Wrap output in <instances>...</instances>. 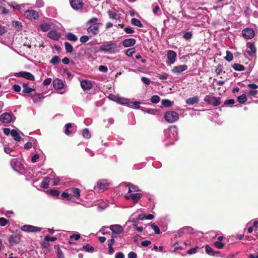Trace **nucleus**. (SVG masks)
<instances>
[{
    "label": "nucleus",
    "instance_id": "1",
    "mask_svg": "<svg viewBox=\"0 0 258 258\" xmlns=\"http://www.w3.org/2000/svg\"><path fill=\"white\" fill-rule=\"evenodd\" d=\"M177 127L175 125H172L164 131V140L166 145H171L174 143L178 138Z\"/></svg>",
    "mask_w": 258,
    "mask_h": 258
},
{
    "label": "nucleus",
    "instance_id": "2",
    "mask_svg": "<svg viewBox=\"0 0 258 258\" xmlns=\"http://www.w3.org/2000/svg\"><path fill=\"white\" fill-rule=\"evenodd\" d=\"M119 46L115 41H110L106 44L100 45L99 47V51L113 54L119 51Z\"/></svg>",
    "mask_w": 258,
    "mask_h": 258
},
{
    "label": "nucleus",
    "instance_id": "3",
    "mask_svg": "<svg viewBox=\"0 0 258 258\" xmlns=\"http://www.w3.org/2000/svg\"><path fill=\"white\" fill-rule=\"evenodd\" d=\"M164 117L167 122L173 123L178 119L179 115L176 111H169L164 114Z\"/></svg>",
    "mask_w": 258,
    "mask_h": 258
},
{
    "label": "nucleus",
    "instance_id": "4",
    "mask_svg": "<svg viewBox=\"0 0 258 258\" xmlns=\"http://www.w3.org/2000/svg\"><path fill=\"white\" fill-rule=\"evenodd\" d=\"M204 101L207 104H211L213 106H217L221 104L220 98L216 97L210 95H206L204 99Z\"/></svg>",
    "mask_w": 258,
    "mask_h": 258
},
{
    "label": "nucleus",
    "instance_id": "5",
    "mask_svg": "<svg viewBox=\"0 0 258 258\" xmlns=\"http://www.w3.org/2000/svg\"><path fill=\"white\" fill-rule=\"evenodd\" d=\"M142 197V194L139 192L127 193L124 196V198L126 200L132 201L134 204H137Z\"/></svg>",
    "mask_w": 258,
    "mask_h": 258
},
{
    "label": "nucleus",
    "instance_id": "6",
    "mask_svg": "<svg viewBox=\"0 0 258 258\" xmlns=\"http://www.w3.org/2000/svg\"><path fill=\"white\" fill-rule=\"evenodd\" d=\"M25 16L29 20H36L39 17L38 13L34 10H27L24 12Z\"/></svg>",
    "mask_w": 258,
    "mask_h": 258
},
{
    "label": "nucleus",
    "instance_id": "7",
    "mask_svg": "<svg viewBox=\"0 0 258 258\" xmlns=\"http://www.w3.org/2000/svg\"><path fill=\"white\" fill-rule=\"evenodd\" d=\"M101 23H97V24H91L88 28L87 29V31L88 33L91 34L92 35L95 36L97 35L99 32V27L102 26Z\"/></svg>",
    "mask_w": 258,
    "mask_h": 258
},
{
    "label": "nucleus",
    "instance_id": "8",
    "mask_svg": "<svg viewBox=\"0 0 258 258\" xmlns=\"http://www.w3.org/2000/svg\"><path fill=\"white\" fill-rule=\"evenodd\" d=\"M11 165L13 169L17 172H19V171L23 168V165L21 163V161L17 158L11 160Z\"/></svg>",
    "mask_w": 258,
    "mask_h": 258
},
{
    "label": "nucleus",
    "instance_id": "9",
    "mask_svg": "<svg viewBox=\"0 0 258 258\" xmlns=\"http://www.w3.org/2000/svg\"><path fill=\"white\" fill-rule=\"evenodd\" d=\"M21 229L27 232H40L42 229L31 225H24L21 227Z\"/></svg>",
    "mask_w": 258,
    "mask_h": 258
},
{
    "label": "nucleus",
    "instance_id": "10",
    "mask_svg": "<svg viewBox=\"0 0 258 258\" xmlns=\"http://www.w3.org/2000/svg\"><path fill=\"white\" fill-rule=\"evenodd\" d=\"M242 34L244 38L247 39H250L254 36V31L251 28H245L242 31Z\"/></svg>",
    "mask_w": 258,
    "mask_h": 258
},
{
    "label": "nucleus",
    "instance_id": "11",
    "mask_svg": "<svg viewBox=\"0 0 258 258\" xmlns=\"http://www.w3.org/2000/svg\"><path fill=\"white\" fill-rule=\"evenodd\" d=\"M14 76L17 77H23L31 81H33L35 79L34 75L27 72H20L16 73L15 74Z\"/></svg>",
    "mask_w": 258,
    "mask_h": 258
},
{
    "label": "nucleus",
    "instance_id": "12",
    "mask_svg": "<svg viewBox=\"0 0 258 258\" xmlns=\"http://www.w3.org/2000/svg\"><path fill=\"white\" fill-rule=\"evenodd\" d=\"M21 235L19 234H15L11 235L9 238V242L11 245H14L20 242Z\"/></svg>",
    "mask_w": 258,
    "mask_h": 258
},
{
    "label": "nucleus",
    "instance_id": "13",
    "mask_svg": "<svg viewBox=\"0 0 258 258\" xmlns=\"http://www.w3.org/2000/svg\"><path fill=\"white\" fill-rule=\"evenodd\" d=\"M70 3L72 8L76 10L82 9L84 4L82 0H70Z\"/></svg>",
    "mask_w": 258,
    "mask_h": 258
},
{
    "label": "nucleus",
    "instance_id": "14",
    "mask_svg": "<svg viewBox=\"0 0 258 258\" xmlns=\"http://www.w3.org/2000/svg\"><path fill=\"white\" fill-rule=\"evenodd\" d=\"M12 120V116L10 113H4L0 116V121L3 123H10Z\"/></svg>",
    "mask_w": 258,
    "mask_h": 258
},
{
    "label": "nucleus",
    "instance_id": "15",
    "mask_svg": "<svg viewBox=\"0 0 258 258\" xmlns=\"http://www.w3.org/2000/svg\"><path fill=\"white\" fill-rule=\"evenodd\" d=\"M187 69V66L185 64L179 65L174 67L171 72L174 74H180Z\"/></svg>",
    "mask_w": 258,
    "mask_h": 258
},
{
    "label": "nucleus",
    "instance_id": "16",
    "mask_svg": "<svg viewBox=\"0 0 258 258\" xmlns=\"http://www.w3.org/2000/svg\"><path fill=\"white\" fill-rule=\"evenodd\" d=\"M109 229L112 231V232L117 233L118 234H120L123 230V227L118 224L115 225H111L109 226Z\"/></svg>",
    "mask_w": 258,
    "mask_h": 258
},
{
    "label": "nucleus",
    "instance_id": "17",
    "mask_svg": "<svg viewBox=\"0 0 258 258\" xmlns=\"http://www.w3.org/2000/svg\"><path fill=\"white\" fill-rule=\"evenodd\" d=\"M108 185L109 184L107 180L102 179L98 182L97 186L94 187V190H96L97 188L104 190L107 188Z\"/></svg>",
    "mask_w": 258,
    "mask_h": 258
},
{
    "label": "nucleus",
    "instance_id": "18",
    "mask_svg": "<svg viewBox=\"0 0 258 258\" xmlns=\"http://www.w3.org/2000/svg\"><path fill=\"white\" fill-rule=\"evenodd\" d=\"M248 86L249 88L248 94L252 97H255L257 93L256 89L258 88V86L255 84H249Z\"/></svg>",
    "mask_w": 258,
    "mask_h": 258
},
{
    "label": "nucleus",
    "instance_id": "19",
    "mask_svg": "<svg viewBox=\"0 0 258 258\" xmlns=\"http://www.w3.org/2000/svg\"><path fill=\"white\" fill-rule=\"evenodd\" d=\"M53 85L55 90H59L64 86V83L62 80L55 79L53 81Z\"/></svg>",
    "mask_w": 258,
    "mask_h": 258
},
{
    "label": "nucleus",
    "instance_id": "20",
    "mask_svg": "<svg viewBox=\"0 0 258 258\" xmlns=\"http://www.w3.org/2000/svg\"><path fill=\"white\" fill-rule=\"evenodd\" d=\"M176 53L173 50H169L167 52V58L168 60V63L170 64H173L174 63L175 60V57H176Z\"/></svg>",
    "mask_w": 258,
    "mask_h": 258
},
{
    "label": "nucleus",
    "instance_id": "21",
    "mask_svg": "<svg viewBox=\"0 0 258 258\" xmlns=\"http://www.w3.org/2000/svg\"><path fill=\"white\" fill-rule=\"evenodd\" d=\"M48 36L50 38L54 40H58L60 37V34L59 32H57L56 31L51 30L48 33Z\"/></svg>",
    "mask_w": 258,
    "mask_h": 258
},
{
    "label": "nucleus",
    "instance_id": "22",
    "mask_svg": "<svg viewBox=\"0 0 258 258\" xmlns=\"http://www.w3.org/2000/svg\"><path fill=\"white\" fill-rule=\"evenodd\" d=\"M81 86L83 90H89L92 87V84L90 81L83 80L81 81Z\"/></svg>",
    "mask_w": 258,
    "mask_h": 258
},
{
    "label": "nucleus",
    "instance_id": "23",
    "mask_svg": "<svg viewBox=\"0 0 258 258\" xmlns=\"http://www.w3.org/2000/svg\"><path fill=\"white\" fill-rule=\"evenodd\" d=\"M136 42V39L134 38H127L124 39L122 41V45L125 47H128L134 46Z\"/></svg>",
    "mask_w": 258,
    "mask_h": 258
},
{
    "label": "nucleus",
    "instance_id": "24",
    "mask_svg": "<svg viewBox=\"0 0 258 258\" xmlns=\"http://www.w3.org/2000/svg\"><path fill=\"white\" fill-rule=\"evenodd\" d=\"M22 86L23 89L22 91V93H21V95L23 96H26L27 95H26L25 94L30 93L31 92L34 90L32 88L29 87L27 83H23Z\"/></svg>",
    "mask_w": 258,
    "mask_h": 258
},
{
    "label": "nucleus",
    "instance_id": "25",
    "mask_svg": "<svg viewBox=\"0 0 258 258\" xmlns=\"http://www.w3.org/2000/svg\"><path fill=\"white\" fill-rule=\"evenodd\" d=\"M247 45L248 48V50L247 51V53L249 55H252L253 54H254L256 52V49L254 43L249 42L247 44Z\"/></svg>",
    "mask_w": 258,
    "mask_h": 258
},
{
    "label": "nucleus",
    "instance_id": "26",
    "mask_svg": "<svg viewBox=\"0 0 258 258\" xmlns=\"http://www.w3.org/2000/svg\"><path fill=\"white\" fill-rule=\"evenodd\" d=\"M30 96L34 102H36L39 100H41L44 98V96L40 93H31Z\"/></svg>",
    "mask_w": 258,
    "mask_h": 258
},
{
    "label": "nucleus",
    "instance_id": "27",
    "mask_svg": "<svg viewBox=\"0 0 258 258\" xmlns=\"http://www.w3.org/2000/svg\"><path fill=\"white\" fill-rule=\"evenodd\" d=\"M128 187V193L138 192L141 191L140 188L136 185L131 183H128L126 186Z\"/></svg>",
    "mask_w": 258,
    "mask_h": 258
},
{
    "label": "nucleus",
    "instance_id": "28",
    "mask_svg": "<svg viewBox=\"0 0 258 258\" xmlns=\"http://www.w3.org/2000/svg\"><path fill=\"white\" fill-rule=\"evenodd\" d=\"M199 101V98L196 96L190 97L186 100V103L189 105H192Z\"/></svg>",
    "mask_w": 258,
    "mask_h": 258
},
{
    "label": "nucleus",
    "instance_id": "29",
    "mask_svg": "<svg viewBox=\"0 0 258 258\" xmlns=\"http://www.w3.org/2000/svg\"><path fill=\"white\" fill-rule=\"evenodd\" d=\"M52 25V23H42L40 25V29L43 32H46L50 30Z\"/></svg>",
    "mask_w": 258,
    "mask_h": 258
},
{
    "label": "nucleus",
    "instance_id": "30",
    "mask_svg": "<svg viewBox=\"0 0 258 258\" xmlns=\"http://www.w3.org/2000/svg\"><path fill=\"white\" fill-rule=\"evenodd\" d=\"M28 5H29V4H23L21 5H19L17 3L14 2H11L10 4V6H11L14 9H17L18 10H21L22 9L25 8V6Z\"/></svg>",
    "mask_w": 258,
    "mask_h": 258
},
{
    "label": "nucleus",
    "instance_id": "31",
    "mask_svg": "<svg viewBox=\"0 0 258 258\" xmlns=\"http://www.w3.org/2000/svg\"><path fill=\"white\" fill-rule=\"evenodd\" d=\"M131 100L129 99L119 97L117 98L116 102L120 104L126 105L128 107Z\"/></svg>",
    "mask_w": 258,
    "mask_h": 258
},
{
    "label": "nucleus",
    "instance_id": "32",
    "mask_svg": "<svg viewBox=\"0 0 258 258\" xmlns=\"http://www.w3.org/2000/svg\"><path fill=\"white\" fill-rule=\"evenodd\" d=\"M70 191L73 194V196L79 199L80 197V190L78 188H69Z\"/></svg>",
    "mask_w": 258,
    "mask_h": 258
},
{
    "label": "nucleus",
    "instance_id": "33",
    "mask_svg": "<svg viewBox=\"0 0 258 258\" xmlns=\"http://www.w3.org/2000/svg\"><path fill=\"white\" fill-rule=\"evenodd\" d=\"M11 135L14 138V139L16 141L20 142L22 139V138L19 135L18 132L16 130H12V133Z\"/></svg>",
    "mask_w": 258,
    "mask_h": 258
},
{
    "label": "nucleus",
    "instance_id": "34",
    "mask_svg": "<svg viewBox=\"0 0 258 258\" xmlns=\"http://www.w3.org/2000/svg\"><path fill=\"white\" fill-rule=\"evenodd\" d=\"M50 181V178L49 177H45L41 182V187L43 188H46Z\"/></svg>",
    "mask_w": 258,
    "mask_h": 258
},
{
    "label": "nucleus",
    "instance_id": "35",
    "mask_svg": "<svg viewBox=\"0 0 258 258\" xmlns=\"http://www.w3.org/2000/svg\"><path fill=\"white\" fill-rule=\"evenodd\" d=\"M70 191L69 189H67L65 191H64L61 195V199H66V200H69V201H72L71 198L70 197Z\"/></svg>",
    "mask_w": 258,
    "mask_h": 258
},
{
    "label": "nucleus",
    "instance_id": "36",
    "mask_svg": "<svg viewBox=\"0 0 258 258\" xmlns=\"http://www.w3.org/2000/svg\"><path fill=\"white\" fill-rule=\"evenodd\" d=\"M80 238V235L79 234H74L71 235L70 237L69 242L71 244L75 243V241L78 240Z\"/></svg>",
    "mask_w": 258,
    "mask_h": 258
},
{
    "label": "nucleus",
    "instance_id": "37",
    "mask_svg": "<svg viewBox=\"0 0 258 258\" xmlns=\"http://www.w3.org/2000/svg\"><path fill=\"white\" fill-rule=\"evenodd\" d=\"M140 102L139 101H130L128 107L138 109L140 108Z\"/></svg>",
    "mask_w": 258,
    "mask_h": 258
},
{
    "label": "nucleus",
    "instance_id": "38",
    "mask_svg": "<svg viewBox=\"0 0 258 258\" xmlns=\"http://www.w3.org/2000/svg\"><path fill=\"white\" fill-rule=\"evenodd\" d=\"M45 2L43 0H36L35 4L32 6L33 8H41L44 6Z\"/></svg>",
    "mask_w": 258,
    "mask_h": 258
},
{
    "label": "nucleus",
    "instance_id": "39",
    "mask_svg": "<svg viewBox=\"0 0 258 258\" xmlns=\"http://www.w3.org/2000/svg\"><path fill=\"white\" fill-rule=\"evenodd\" d=\"M163 106L167 107H171L173 105V102L168 99H163L161 101Z\"/></svg>",
    "mask_w": 258,
    "mask_h": 258
},
{
    "label": "nucleus",
    "instance_id": "40",
    "mask_svg": "<svg viewBox=\"0 0 258 258\" xmlns=\"http://www.w3.org/2000/svg\"><path fill=\"white\" fill-rule=\"evenodd\" d=\"M67 38L72 41H76L78 40V37L72 33H68L66 35Z\"/></svg>",
    "mask_w": 258,
    "mask_h": 258
},
{
    "label": "nucleus",
    "instance_id": "41",
    "mask_svg": "<svg viewBox=\"0 0 258 258\" xmlns=\"http://www.w3.org/2000/svg\"><path fill=\"white\" fill-rule=\"evenodd\" d=\"M131 23L133 25L139 27H143V24L141 22L136 18H133L131 20Z\"/></svg>",
    "mask_w": 258,
    "mask_h": 258
},
{
    "label": "nucleus",
    "instance_id": "42",
    "mask_svg": "<svg viewBox=\"0 0 258 258\" xmlns=\"http://www.w3.org/2000/svg\"><path fill=\"white\" fill-rule=\"evenodd\" d=\"M247 100V98L245 94H243L237 97V101L241 103L244 104Z\"/></svg>",
    "mask_w": 258,
    "mask_h": 258
},
{
    "label": "nucleus",
    "instance_id": "43",
    "mask_svg": "<svg viewBox=\"0 0 258 258\" xmlns=\"http://www.w3.org/2000/svg\"><path fill=\"white\" fill-rule=\"evenodd\" d=\"M82 136L86 139H89L91 138V134L88 128H86L83 130Z\"/></svg>",
    "mask_w": 258,
    "mask_h": 258
},
{
    "label": "nucleus",
    "instance_id": "44",
    "mask_svg": "<svg viewBox=\"0 0 258 258\" xmlns=\"http://www.w3.org/2000/svg\"><path fill=\"white\" fill-rule=\"evenodd\" d=\"M64 46L66 51L69 53H72L73 51V46L68 42L64 43Z\"/></svg>",
    "mask_w": 258,
    "mask_h": 258
},
{
    "label": "nucleus",
    "instance_id": "45",
    "mask_svg": "<svg viewBox=\"0 0 258 258\" xmlns=\"http://www.w3.org/2000/svg\"><path fill=\"white\" fill-rule=\"evenodd\" d=\"M73 126V124L71 123H67L65 125V131L64 133L67 135H70L73 132L72 131H70L69 129L72 128Z\"/></svg>",
    "mask_w": 258,
    "mask_h": 258
},
{
    "label": "nucleus",
    "instance_id": "46",
    "mask_svg": "<svg viewBox=\"0 0 258 258\" xmlns=\"http://www.w3.org/2000/svg\"><path fill=\"white\" fill-rule=\"evenodd\" d=\"M232 67L234 70L237 71H242L244 70V66L239 63H234Z\"/></svg>",
    "mask_w": 258,
    "mask_h": 258
},
{
    "label": "nucleus",
    "instance_id": "47",
    "mask_svg": "<svg viewBox=\"0 0 258 258\" xmlns=\"http://www.w3.org/2000/svg\"><path fill=\"white\" fill-rule=\"evenodd\" d=\"M151 227L154 231L155 234H160L161 233L159 228L155 223L151 224Z\"/></svg>",
    "mask_w": 258,
    "mask_h": 258
},
{
    "label": "nucleus",
    "instance_id": "48",
    "mask_svg": "<svg viewBox=\"0 0 258 258\" xmlns=\"http://www.w3.org/2000/svg\"><path fill=\"white\" fill-rule=\"evenodd\" d=\"M60 61V58L59 57L55 55L53 56L52 59L50 60V63H52L53 65H55L57 64Z\"/></svg>",
    "mask_w": 258,
    "mask_h": 258
},
{
    "label": "nucleus",
    "instance_id": "49",
    "mask_svg": "<svg viewBox=\"0 0 258 258\" xmlns=\"http://www.w3.org/2000/svg\"><path fill=\"white\" fill-rule=\"evenodd\" d=\"M136 52V49L134 48H131L127 49L125 51V54L128 56L131 57Z\"/></svg>",
    "mask_w": 258,
    "mask_h": 258
},
{
    "label": "nucleus",
    "instance_id": "50",
    "mask_svg": "<svg viewBox=\"0 0 258 258\" xmlns=\"http://www.w3.org/2000/svg\"><path fill=\"white\" fill-rule=\"evenodd\" d=\"M47 192L49 195H50L53 197H58L59 195V191L57 190H55V189H50L47 191Z\"/></svg>",
    "mask_w": 258,
    "mask_h": 258
},
{
    "label": "nucleus",
    "instance_id": "51",
    "mask_svg": "<svg viewBox=\"0 0 258 258\" xmlns=\"http://www.w3.org/2000/svg\"><path fill=\"white\" fill-rule=\"evenodd\" d=\"M233 54L229 51H226V56L225 57V59L227 61H230L233 59Z\"/></svg>",
    "mask_w": 258,
    "mask_h": 258
},
{
    "label": "nucleus",
    "instance_id": "52",
    "mask_svg": "<svg viewBox=\"0 0 258 258\" xmlns=\"http://www.w3.org/2000/svg\"><path fill=\"white\" fill-rule=\"evenodd\" d=\"M13 25L17 30H20L22 28V24L20 22L17 21H13Z\"/></svg>",
    "mask_w": 258,
    "mask_h": 258
},
{
    "label": "nucleus",
    "instance_id": "53",
    "mask_svg": "<svg viewBox=\"0 0 258 258\" xmlns=\"http://www.w3.org/2000/svg\"><path fill=\"white\" fill-rule=\"evenodd\" d=\"M160 100V98L159 96L155 95H153L151 98V102L152 103H158Z\"/></svg>",
    "mask_w": 258,
    "mask_h": 258
},
{
    "label": "nucleus",
    "instance_id": "54",
    "mask_svg": "<svg viewBox=\"0 0 258 258\" xmlns=\"http://www.w3.org/2000/svg\"><path fill=\"white\" fill-rule=\"evenodd\" d=\"M186 229H190L188 226L187 227H184L180 229L179 230L178 232V237H180L183 236V235L185 233V230Z\"/></svg>",
    "mask_w": 258,
    "mask_h": 258
},
{
    "label": "nucleus",
    "instance_id": "55",
    "mask_svg": "<svg viewBox=\"0 0 258 258\" xmlns=\"http://www.w3.org/2000/svg\"><path fill=\"white\" fill-rule=\"evenodd\" d=\"M138 221L137 217V218H134L133 217V215L131 216L129 219L128 220V222H132L133 223V227H137V224L136 222Z\"/></svg>",
    "mask_w": 258,
    "mask_h": 258
},
{
    "label": "nucleus",
    "instance_id": "56",
    "mask_svg": "<svg viewBox=\"0 0 258 258\" xmlns=\"http://www.w3.org/2000/svg\"><path fill=\"white\" fill-rule=\"evenodd\" d=\"M206 251L209 255H214V250L212 248H211L210 246H209L208 245H207L206 246Z\"/></svg>",
    "mask_w": 258,
    "mask_h": 258
},
{
    "label": "nucleus",
    "instance_id": "57",
    "mask_svg": "<svg viewBox=\"0 0 258 258\" xmlns=\"http://www.w3.org/2000/svg\"><path fill=\"white\" fill-rule=\"evenodd\" d=\"M192 34L191 32H185L183 35V38L185 40H189L191 38Z\"/></svg>",
    "mask_w": 258,
    "mask_h": 258
},
{
    "label": "nucleus",
    "instance_id": "58",
    "mask_svg": "<svg viewBox=\"0 0 258 258\" xmlns=\"http://www.w3.org/2000/svg\"><path fill=\"white\" fill-rule=\"evenodd\" d=\"M9 221L6 218L3 217L0 218V226H5L8 223Z\"/></svg>",
    "mask_w": 258,
    "mask_h": 258
},
{
    "label": "nucleus",
    "instance_id": "59",
    "mask_svg": "<svg viewBox=\"0 0 258 258\" xmlns=\"http://www.w3.org/2000/svg\"><path fill=\"white\" fill-rule=\"evenodd\" d=\"M83 249H85L87 251H93L94 249V247L90 246L89 244L85 245L83 246Z\"/></svg>",
    "mask_w": 258,
    "mask_h": 258
},
{
    "label": "nucleus",
    "instance_id": "60",
    "mask_svg": "<svg viewBox=\"0 0 258 258\" xmlns=\"http://www.w3.org/2000/svg\"><path fill=\"white\" fill-rule=\"evenodd\" d=\"M214 246H215L217 248H218L219 249H222L224 246V244L220 241L214 242Z\"/></svg>",
    "mask_w": 258,
    "mask_h": 258
},
{
    "label": "nucleus",
    "instance_id": "61",
    "mask_svg": "<svg viewBox=\"0 0 258 258\" xmlns=\"http://www.w3.org/2000/svg\"><path fill=\"white\" fill-rule=\"evenodd\" d=\"M158 110L157 109H147L146 111V113H147L148 114H152V115H155L158 113Z\"/></svg>",
    "mask_w": 258,
    "mask_h": 258
},
{
    "label": "nucleus",
    "instance_id": "62",
    "mask_svg": "<svg viewBox=\"0 0 258 258\" xmlns=\"http://www.w3.org/2000/svg\"><path fill=\"white\" fill-rule=\"evenodd\" d=\"M109 227L103 226L101 229V231L103 234H105L109 233Z\"/></svg>",
    "mask_w": 258,
    "mask_h": 258
},
{
    "label": "nucleus",
    "instance_id": "63",
    "mask_svg": "<svg viewBox=\"0 0 258 258\" xmlns=\"http://www.w3.org/2000/svg\"><path fill=\"white\" fill-rule=\"evenodd\" d=\"M89 39V37L87 35H83L80 37V41L82 43H85L87 42Z\"/></svg>",
    "mask_w": 258,
    "mask_h": 258
},
{
    "label": "nucleus",
    "instance_id": "64",
    "mask_svg": "<svg viewBox=\"0 0 258 258\" xmlns=\"http://www.w3.org/2000/svg\"><path fill=\"white\" fill-rule=\"evenodd\" d=\"M57 258H64V255L59 248H58L56 252Z\"/></svg>",
    "mask_w": 258,
    "mask_h": 258
}]
</instances>
